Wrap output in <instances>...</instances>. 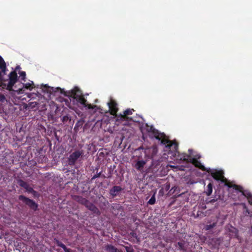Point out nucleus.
I'll return each mask as SVG.
<instances>
[{"instance_id": "30", "label": "nucleus", "mask_w": 252, "mask_h": 252, "mask_svg": "<svg viewBox=\"0 0 252 252\" xmlns=\"http://www.w3.org/2000/svg\"><path fill=\"white\" fill-rule=\"evenodd\" d=\"M19 74H20V77H21V80L25 82L26 81V72L25 71H21L19 72Z\"/></svg>"}, {"instance_id": "32", "label": "nucleus", "mask_w": 252, "mask_h": 252, "mask_svg": "<svg viewBox=\"0 0 252 252\" xmlns=\"http://www.w3.org/2000/svg\"><path fill=\"white\" fill-rule=\"evenodd\" d=\"M125 248L126 252H134V250L131 246H125Z\"/></svg>"}, {"instance_id": "18", "label": "nucleus", "mask_w": 252, "mask_h": 252, "mask_svg": "<svg viewBox=\"0 0 252 252\" xmlns=\"http://www.w3.org/2000/svg\"><path fill=\"white\" fill-rule=\"evenodd\" d=\"M73 199L75 201L78 202L79 203L82 205H84L85 206L89 201L88 200L83 197L82 196L79 195H74L73 197Z\"/></svg>"}, {"instance_id": "34", "label": "nucleus", "mask_w": 252, "mask_h": 252, "mask_svg": "<svg viewBox=\"0 0 252 252\" xmlns=\"http://www.w3.org/2000/svg\"><path fill=\"white\" fill-rule=\"evenodd\" d=\"M100 175H101L100 172L96 173V174L94 175V176L92 177V180H93L99 177Z\"/></svg>"}, {"instance_id": "11", "label": "nucleus", "mask_w": 252, "mask_h": 252, "mask_svg": "<svg viewBox=\"0 0 252 252\" xmlns=\"http://www.w3.org/2000/svg\"><path fill=\"white\" fill-rule=\"evenodd\" d=\"M166 148L169 150V152H171V153H173V155L177 156V154H179L178 151V144L176 142H172L171 141V143L168 144V145H166ZM168 154H169V152H168Z\"/></svg>"}, {"instance_id": "26", "label": "nucleus", "mask_w": 252, "mask_h": 252, "mask_svg": "<svg viewBox=\"0 0 252 252\" xmlns=\"http://www.w3.org/2000/svg\"><path fill=\"white\" fill-rule=\"evenodd\" d=\"M17 183L20 187L24 188L25 189H26L29 185L26 182L22 179L18 180L17 181Z\"/></svg>"}, {"instance_id": "19", "label": "nucleus", "mask_w": 252, "mask_h": 252, "mask_svg": "<svg viewBox=\"0 0 252 252\" xmlns=\"http://www.w3.org/2000/svg\"><path fill=\"white\" fill-rule=\"evenodd\" d=\"M54 242L58 247L63 248L64 252H72L70 249L67 248L64 244H63L59 240L55 238L54 239Z\"/></svg>"}, {"instance_id": "2", "label": "nucleus", "mask_w": 252, "mask_h": 252, "mask_svg": "<svg viewBox=\"0 0 252 252\" xmlns=\"http://www.w3.org/2000/svg\"><path fill=\"white\" fill-rule=\"evenodd\" d=\"M158 148L156 146L147 148L144 151L145 157L148 159L152 160V164L150 166V168L152 170H158L162 160V158L158 155Z\"/></svg>"}, {"instance_id": "31", "label": "nucleus", "mask_w": 252, "mask_h": 252, "mask_svg": "<svg viewBox=\"0 0 252 252\" xmlns=\"http://www.w3.org/2000/svg\"><path fill=\"white\" fill-rule=\"evenodd\" d=\"M156 202V198L155 197V195H153L151 198L149 199V200L148 202V203L150 205H153Z\"/></svg>"}, {"instance_id": "15", "label": "nucleus", "mask_w": 252, "mask_h": 252, "mask_svg": "<svg viewBox=\"0 0 252 252\" xmlns=\"http://www.w3.org/2000/svg\"><path fill=\"white\" fill-rule=\"evenodd\" d=\"M147 131L149 132H151L153 134L154 137L157 139H159L161 138V133H160L158 130L155 129L154 126H148Z\"/></svg>"}, {"instance_id": "29", "label": "nucleus", "mask_w": 252, "mask_h": 252, "mask_svg": "<svg viewBox=\"0 0 252 252\" xmlns=\"http://www.w3.org/2000/svg\"><path fill=\"white\" fill-rule=\"evenodd\" d=\"M25 189L28 193H32L34 195H35L37 193V192L34 190L32 187H30V185H29Z\"/></svg>"}, {"instance_id": "9", "label": "nucleus", "mask_w": 252, "mask_h": 252, "mask_svg": "<svg viewBox=\"0 0 252 252\" xmlns=\"http://www.w3.org/2000/svg\"><path fill=\"white\" fill-rule=\"evenodd\" d=\"M107 104L109 107L110 114L113 116H117V113L118 111L117 102L115 100L111 99Z\"/></svg>"}, {"instance_id": "3", "label": "nucleus", "mask_w": 252, "mask_h": 252, "mask_svg": "<svg viewBox=\"0 0 252 252\" xmlns=\"http://www.w3.org/2000/svg\"><path fill=\"white\" fill-rule=\"evenodd\" d=\"M225 185L229 188H233L236 190L241 192L242 195L247 198L249 204L252 205V194L249 190H244L242 186L236 184L226 183Z\"/></svg>"}, {"instance_id": "20", "label": "nucleus", "mask_w": 252, "mask_h": 252, "mask_svg": "<svg viewBox=\"0 0 252 252\" xmlns=\"http://www.w3.org/2000/svg\"><path fill=\"white\" fill-rule=\"evenodd\" d=\"M177 154L178 155V158L180 160L186 161L187 162H189V158H191L189 155H188L187 154L183 153L180 155L179 153Z\"/></svg>"}, {"instance_id": "38", "label": "nucleus", "mask_w": 252, "mask_h": 252, "mask_svg": "<svg viewBox=\"0 0 252 252\" xmlns=\"http://www.w3.org/2000/svg\"><path fill=\"white\" fill-rule=\"evenodd\" d=\"M188 151H189V154H191V152H192V150L191 149H189V150H188Z\"/></svg>"}, {"instance_id": "33", "label": "nucleus", "mask_w": 252, "mask_h": 252, "mask_svg": "<svg viewBox=\"0 0 252 252\" xmlns=\"http://www.w3.org/2000/svg\"><path fill=\"white\" fill-rule=\"evenodd\" d=\"M5 100H6L5 95L2 94H0V102H3Z\"/></svg>"}, {"instance_id": "21", "label": "nucleus", "mask_w": 252, "mask_h": 252, "mask_svg": "<svg viewBox=\"0 0 252 252\" xmlns=\"http://www.w3.org/2000/svg\"><path fill=\"white\" fill-rule=\"evenodd\" d=\"M106 250L109 252H122L121 250L118 249L112 245H107L106 246Z\"/></svg>"}, {"instance_id": "27", "label": "nucleus", "mask_w": 252, "mask_h": 252, "mask_svg": "<svg viewBox=\"0 0 252 252\" xmlns=\"http://www.w3.org/2000/svg\"><path fill=\"white\" fill-rule=\"evenodd\" d=\"M17 183L20 187L24 188L25 189H26L29 185L26 182L22 179L18 180L17 181Z\"/></svg>"}, {"instance_id": "23", "label": "nucleus", "mask_w": 252, "mask_h": 252, "mask_svg": "<svg viewBox=\"0 0 252 252\" xmlns=\"http://www.w3.org/2000/svg\"><path fill=\"white\" fill-rule=\"evenodd\" d=\"M176 247L180 251H185L186 250L185 243L184 241L178 242L176 245Z\"/></svg>"}, {"instance_id": "8", "label": "nucleus", "mask_w": 252, "mask_h": 252, "mask_svg": "<svg viewBox=\"0 0 252 252\" xmlns=\"http://www.w3.org/2000/svg\"><path fill=\"white\" fill-rule=\"evenodd\" d=\"M134 111V110L133 109H127L125 111H124L123 114H120L118 116V118H119V119L122 121L127 120L135 122V121L134 120L132 117H128V115H132L133 112Z\"/></svg>"}, {"instance_id": "36", "label": "nucleus", "mask_w": 252, "mask_h": 252, "mask_svg": "<svg viewBox=\"0 0 252 252\" xmlns=\"http://www.w3.org/2000/svg\"><path fill=\"white\" fill-rule=\"evenodd\" d=\"M130 234L131 235V236L133 237H135V238H137V236H136V233H134V232H131L130 233Z\"/></svg>"}, {"instance_id": "28", "label": "nucleus", "mask_w": 252, "mask_h": 252, "mask_svg": "<svg viewBox=\"0 0 252 252\" xmlns=\"http://www.w3.org/2000/svg\"><path fill=\"white\" fill-rule=\"evenodd\" d=\"M216 225H217V222H214L212 223V224H207L205 226L204 229L205 230L208 231V230H210L213 229V228H214Z\"/></svg>"}, {"instance_id": "7", "label": "nucleus", "mask_w": 252, "mask_h": 252, "mask_svg": "<svg viewBox=\"0 0 252 252\" xmlns=\"http://www.w3.org/2000/svg\"><path fill=\"white\" fill-rule=\"evenodd\" d=\"M84 154L83 150H76L71 154L68 158V164L70 166L75 165L77 160Z\"/></svg>"}, {"instance_id": "12", "label": "nucleus", "mask_w": 252, "mask_h": 252, "mask_svg": "<svg viewBox=\"0 0 252 252\" xmlns=\"http://www.w3.org/2000/svg\"><path fill=\"white\" fill-rule=\"evenodd\" d=\"M76 101L83 107H87L88 109H94L96 107V105H93L91 104L87 103V100L84 98L83 95L79 97L78 99Z\"/></svg>"}, {"instance_id": "17", "label": "nucleus", "mask_w": 252, "mask_h": 252, "mask_svg": "<svg viewBox=\"0 0 252 252\" xmlns=\"http://www.w3.org/2000/svg\"><path fill=\"white\" fill-rule=\"evenodd\" d=\"M146 161L144 160H137L134 165V167L137 170L140 172L143 171V168Z\"/></svg>"}, {"instance_id": "5", "label": "nucleus", "mask_w": 252, "mask_h": 252, "mask_svg": "<svg viewBox=\"0 0 252 252\" xmlns=\"http://www.w3.org/2000/svg\"><path fill=\"white\" fill-rule=\"evenodd\" d=\"M18 199L28 206L31 210L34 211L37 210L38 205L34 200L23 195H20L18 196Z\"/></svg>"}, {"instance_id": "10", "label": "nucleus", "mask_w": 252, "mask_h": 252, "mask_svg": "<svg viewBox=\"0 0 252 252\" xmlns=\"http://www.w3.org/2000/svg\"><path fill=\"white\" fill-rule=\"evenodd\" d=\"M0 69L1 70V72L5 74L6 70V63L1 56H0ZM7 81L8 80L3 79L1 72L0 71V82L1 83V86H4L3 83H6Z\"/></svg>"}, {"instance_id": "24", "label": "nucleus", "mask_w": 252, "mask_h": 252, "mask_svg": "<svg viewBox=\"0 0 252 252\" xmlns=\"http://www.w3.org/2000/svg\"><path fill=\"white\" fill-rule=\"evenodd\" d=\"M213 191V184L211 183H210L207 186L206 191H205V193L207 196H210Z\"/></svg>"}, {"instance_id": "14", "label": "nucleus", "mask_w": 252, "mask_h": 252, "mask_svg": "<svg viewBox=\"0 0 252 252\" xmlns=\"http://www.w3.org/2000/svg\"><path fill=\"white\" fill-rule=\"evenodd\" d=\"M85 207L89 210L92 211L94 214L99 216L100 215V212L98 209L92 203L88 201L85 205Z\"/></svg>"}, {"instance_id": "25", "label": "nucleus", "mask_w": 252, "mask_h": 252, "mask_svg": "<svg viewBox=\"0 0 252 252\" xmlns=\"http://www.w3.org/2000/svg\"><path fill=\"white\" fill-rule=\"evenodd\" d=\"M42 90L47 93H51L52 92H56L57 91L54 90L53 87H50L46 85H44L42 88Z\"/></svg>"}, {"instance_id": "13", "label": "nucleus", "mask_w": 252, "mask_h": 252, "mask_svg": "<svg viewBox=\"0 0 252 252\" xmlns=\"http://www.w3.org/2000/svg\"><path fill=\"white\" fill-rule=\"evenodd\" d=\"M189 163H192L195 167L199 168L203 171H206L207 170L206 167L202 164V163L195 158H189Z\"/></svg>"}, {"instance_id": "16", "label": "nucleus", "mask_w": 252, "mask_h": 252, "mask_svg": "<svg viewBox=\"0 0 252 252\" xmlns=\"http://www.w3.org/2000/svg\"><path fill=\"white\" fill-rule=\"evenodd\" d=\"M123 189L120 186H114L110 189L109 193L113 197H114L116 196Z\"/></svg>"}, {"instance_id": "4", "label": "nucleus", "mask_w": 252, "mask_h": 252, "mask_svg": "<svg viewBox=\"0 0 252 252\" xmlns=\"http://www.w3.org/2000/svg\"><path fill=\"white\" fill-rule=\"evenodd\" d=\"M55 89L59 90L61 94H63L66 96L72 97L76 100H77L79 97L83 95L81 91L77 87H74L72 90L66 92H65L63 89H62L60 88H57Z\"/></svg>"}, {"instance_id": "6", "label": "nucleus", "mask_w": 252, "mask_h": 252, "mask_svg": "<svg viewBox=\"0 0 252 252\" xmlns=\"http://www.w3.org/2000/svg\"><path fill=\"white\" fill-rule=\"evenodd\" d=\"M206 171L210 173L214 179L217 181H220L221 182L224 183L225 185L226 183H229L227 182V179L224 177L223 172L222 171H212L211 169H209Z\"/></svg>"}, {"instance_id": "1", "label": "nucleus", "mask_w": 252, "mask_h": 252, "mask_svg": "<svg viewBox=\"0 0 252 252\" xmlns=\"http://www.w3.org/2000/svg\"><path fill=\"white\" fill-rule=\"evenodd\" d=\"M18 82V76L15 71H11L8 75V81L7 83H3L4 87L6 90L9 91H14L18 94H22L25 89L32 90L33 88V83L32 81L27 83H19L14 86V84Z\"/></svg>"}, {"instance_id": "35", "label": "nucleus", "mask_w": 252, "mask_h": 252, "mask_svg": "<svg viewBox=\"0 0 252 252\" xmlns=\"http://www.w3.org/2000/svg\"><path fill=\"white\" fill-rule=\"evenodd\" d=\"M68 119V116H64L62 118V121L63 122H64L66 121Z\"/></svg>"}, {"instance_id": "22", "label": "nucleus", "mask_w": 252, "mask_h": 252, "mask_svg": "<svg viewBox=\"0 0 252 252\" xmlns=\"http://www.w3.org/2000/svg\"><path fill=\"white\" fill-rule=\"evenodd\" d=\"M162 136H161V138L158 139L159 140H161V143L166 145H168L170 143H171V140L166 138V136L164 134L161 133Z\"/></svg>"}, {"instance_id": "37", "label": "nucleus", "mask_w": 252, "mask_h": 252, "mask_svg": "<svg viewBox=\"0 0 252 252\" xmlns=\"http://www.w3.org/2000/svg\"><path fill=\"white\" fill-rule=\"evenodd\" d=\"M216 242H218V245H220V238L217 239H216Z\"/></svg>"}, {"instance_id": "39", "label": "nucleus", "mask_w": 252, "mask_h": 252, "mask_svg": "<svg viewBox=\"0 0 252 252\" xmlns=\"http://www.w3.org/2000/svg\"><path fill=\"white\" fill-rule=\"evenodd\" d=\"M174 168H176L177 167L176 166H173Z\"/></svg>"}]
</instances>
